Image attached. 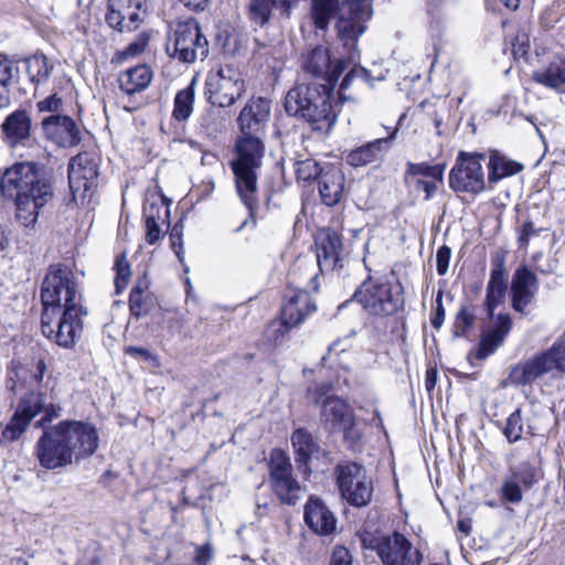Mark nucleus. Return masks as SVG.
<instances>
[{"label":"nucleus","mask_w":565,"mask_h":565,"mask_svg":"<svg viewBox=\"0 0 565 565\" xmlns=\"http://www.w3.org/2000/svg\"><path fill=\"white\" fill-rule=\"evenodd\" d=\"M270 487L281 503L295 504L302 497V488L292 477V466L288 456L274 449L269 459Z\"/></svg>","instance_id":"14"},{"label":"nucleus","mask_w":565,"mask_h":565,"mask_svg":"<svg viewBox=\"0 0 565 565\" xmlns=\"http://www.w3.org/2000/svg\"><path fill=\"white\" fill-rule=\"evenodd\" d=\"M488 181L497 183L503 178L513 175L522 170V166L515 161L508 160L504 157L492 154L489 160Z\"/></svg>","instance_id":"36"},{"label":"nucleus","mask_w":565,"mask_h":565,"mask_svg":"<svg viewBox=\"0 0 565 565\" xmlns=\"http://www.w3.org/2000/svg\"><path fill=\"white\" fill-rule=\"evenodd\" d=\"M166 50L168 54L182 63L204 60L209 54V42L194 19L179 21L171 30Z\"/></svg>","instance_id":"8"},{"label":"nucleus","mask_w":565,"mask_h":565,"mask_svg":"<svg viewBox=\"0 0 565 565\" xmlns=\"http://www.w3.org/2000/svg\"><path fill=\"white\" fill-rule=\"evenodd\" d=\"M170 239H171V246L177 255V257L182 260V238H181V232L178 230V227H173L170 233Z\"/></svg>","instance_id":"60"},{"label":"nucleus","mask_w":565,"mask_h":565,"mask_svg":"<svg viewBox=\"0 0 565 565\" xmlns=\"http://www.w3.org/2000/svg\"><path fill=\"white\" fill-rule=\"evenodd\" d=\"M43 309L82 307L77 275L67 265L50 267L41 290Z\"/></svg>","instance_id":"7"},{"label":"nucleus","mask_w":565,"mask_h":565,"mask_svg":"<svg viewBox=\"0 0 565 565\" xmlns=\"http://www.w3.org/2000/svg\"><path fill=\"white\" fill-rule=\"evenodd\" d=\"M162 209L164 215H167L169 210L162 205L158 206L154 203L147 204L143 210L147 228L146 241L151 245L157 243L161 235L159 220H161L160 210Z\"/></svg>","instance_id":"39"},{"label":"nucleus","mask_w":565,"mask_h":565,"mask_svg":"<svg viewBox=\"0 0 565 565\" xmlns=\"http://www.w3.org/2000/svg\"><path fill=\"white\" fill-rule=\"evenodd\" d=\"M212 558L213 548L210 543L196 546L194 562L198 565H207Z\"/></svg>","instance_id":"54"},{"label":"nucleus","mask_w":565,"mask_h":565,"mask_svg":"<svg viewBox=\"0 0 565 565\" xmlns=\"http://www.w3.org/2000/svg\"><path fill=\"white\" fill-rule=\"evenodd\" d=\"M15 67L13 66V63L9 60H1L0 61V84L1 85H9L11 79L13 78Z\"/></svg>","instance_id":"55"},{"label":"nucleus","mask_w":565,"mask_h":565,"mask_svg":"<svg viewBox=\"0 0 565 565\" xmlns=\"http://www.w3.org/2000/svg\"><path fill=\"white\" fill-rule=\"evenodd\" d=\"M337 483L341 495L354 507H365L371 502L373 483L363 466L347 461L338 465Z\"/></svg>","instance_id":"13"},{"label":"nucleus","mask_w":565,"mask_h":565,"mask_svg":"<svg viewBox=\"0 0 565 565\" xmlns=\"http://www.w3.org/2000/svg\"><path fill=\"white\" fill-rule=\"evenodd\" d=\"M438 306H437V309H436V313H435V317L431 319V324L434 328L436 329H439L444 321H445V310L443 308V305H441V297L439 296L438 298Z\"/></svg>","instance_id":"61"},{"label":"nucleus","mask_w":565,"mask_h":565,"mask_svg":"<svg viewBox=\"0 0 565 565\" xmlns=\"http://www.w3.org/2000/svg\"><path fill=\"white\" fill-rule=\"evenodd\" d=\"M512 328V320L508 313H500L495 318L494 326L481 338L477 358L483 360L492 354L504 342Z\"/></svg>","instance_id":"30"},{"label":"nucleus","mask_w":565,"mask_h":565,"mask_svg":"<svg viewBox=\"0 0 565 565\" xmlns=\"http://www.w3.org/2000/svg\"><path fill=\"white\" fill-rule=\"evenodd\" d=\"M198 127L202 135L216 138L226 128V118L222 111L209 108L198 118Z\"/></svg>","instance_id":"35"},{"label":"nucleus","mask_w":565,"mask_h":565,"mask_svg":"<svg viewBox=\"0 0 565 565\" xmlns=\"http://www.w3.org/2000/svg\"><path fill=\"white\" fill-rule=\"evenodd\" d=\"M317 264L321 271H331L342 267L343 246L340 234L331 230H321L316 236Z\"/></svg>","instance_id":"25"},{"label":"nucleus","mask_w":565,"mask_h":565,"mask_svg":"<svg viewBox=\"0 0 565 565\" xmlns=\"http://www.w3.org/2000/svg\"><path fill=\"white\" fill-rule=\"evenodd\" d=\"M395 134L396 130L387 138H379L351 150L345 157L347 163L351 167L359 168L380 160L388 150L390 142Z\"/></svg>","instance_id":"28"},{"label":"nucleus","mask_w":565,"mask_h":565,"mask_svg":"<svg viewBox=\"0 0 565 565\" xmlns=\"http://www.w3.org/2000/svg\"><path fill=\"white\" fill-rule=\"evenodd\" d=\"M235 149L237 158L232 162V169L235 174L236 192L249 211L248 217L235 230L239 232L249 221L253 226L255 225L253 210L257 204V170L262 167L265 145L260 136L239 135Z\"/></svg>","instance_id":"3"},{"label":"nucleus","mask_w":565,"mask_h":565,"mask_svg":"<svg viewBox=\"0 0 565 565\" xmlns=\"http://www.w3.org/2000/svg\"><path fill=\"white\" fill-rule=\"evenodd\" d=\"M316 309V303L308 291L299 288H290L286 294V301L281 308L280 322L273 323L270 327L274 329L275 333H278L275 337V341L291 328L302 323Z\"/></svg>","instance_id":"20"},{"label":"nucleus","mask_w":565,"mask_h":565,"mask_svg":"<svg viewBox=\"0 0 565 565\" xmlns=\"http://www.w3.org/2000/svg\"><path fill=\"white\" fill-rule=\"evenodd\" d=\"M51 67L44 55L35 54L26 60V73L33 83H42L50 76Z\"/></svg>","instance_id":"40"},{"label":"nucleus","mask_w":565,"mask_h":565,"mask_svg":"<svg viewBox=\"0 0 565 565\" xmlns=\"http://www.w3.org/2000/svg\"><path fill=\"white\" fill-rule=\"evenodd\" d=\"M362 79L363 82L369 81V72L364 68H356L354 67L352 71H350L345 77L343 78L340 89H339V96L341 99L345 100L349 99V97L345 96V90L351 86L352 82L354 79Z\"/></svg>","instance_id":"46"},{"label":"nucleus","mask_w":565,"mask_h":565,"mask_svg":"<svg viewBox=\"0 0 565 565\" xmlns=\"http://www.w3.org/2000/svg\"><path fill=\"white\" fill-rule=\"evenodd\" d=\"M546 374L552 377L565 374V341H556L547 350L513 365L508 380L512 385L525 386Z\"/></svg>","instance_id":"6"},{"label":"nucleus","mask_w":565,"mask_h":565,"mask_svg":"<svg viewBox=\"0 0 565 565\" xmlns=\"http://www.w3.org/2000/svg\"><path fill=\"white\" fill-rule=\"evenodd\" d=\"M525 430V420L521 408L515 409L509 415L503 428V435L507 437L509 443L519 441Z\"/></svg>","instance_id":"41"},{"label":"nucleus","mask_w":565,"mask_h":565,"mask_svg":"<svg viewBox=\"0 0 565 565\" xmlns=\"http://www.w3.org/2000/svg\"><path fill=\"white\" fill-rule=\"evenodd\" d=\"M344 192V175L338 168L326 169L319 179V193L322 202L328 206L337 205Z\"/></svg>","instance_id":"31"},{"label":"nucleus","mask_w":565,"mask_h":565,"mask_svg":"<svg viewBox=\"0 0 565 565\" xmlns=\"http://www.w3.org/2000/svg\"><path fill=\"white\" fill-rule=\"evenodd\" d=\"M245 92V82L238 70L233 66H221L209 72L205 79V95L207 100L217 107H230L241 98Z\"/></svg>","instance_id":"12"},{"label":"nucleus","mask_w":565,"mask_h":565,"mask_svg":"<svg viewBox=\"0 0 565 565\" xmlns=\"http://www.w3.org/2000/svg\"><path fill=\"white\" fill-rule=\"evenodd\" d=\"M536 234H537V232L534 228L533 223L532 222H525L522 225V227L520 228V232H519L518 242H519L520 246L521 247H525L527 245L529 239L531 238V236L536 235Z\"/></svg>","instance_id":"58"},{"label":"nucleus","mask_w":565,"mask_h":565,"mask_svg":"<svg viewBox=\"0 0 565 565\" xmlns=\"http://www.w3.org/2000/svg\"><path fill=\"white\" fill-rule=\"evenodd\" d=\"M10 103V90L8 86L0 84V109L9 107Z\"/></svg>","instance_id":"64"},{"label":"nucleus","mask_w":565,"mask_h":565,"mask_svg":"<svg viewBox=\"0 0 565 565\" xmlns=\"http://www.w3.org/2000/svg\"><path fill=\"white\" fill-rule=\"evenodd\" d=\"M125 353L130 356H139L145 361H156V355L145 348H138V347H127L125 349Z\"/></svg>","instance_id":"59"},{"label":"nucleus","mask_w":565,"mask_h":565,"mask_svg":"<svg viewBox=\"0 0 565 565\" xmlns=\"http://www.w3.org/2000/svg\"><path fill=\"white\" fill-rule=\"evenodd\" d=\"M35 423L43 434L35 445L36 458L41 467L47 470L72 465L73 461L90 457L98 448L99 437L96 428L86 422L66 419L45 428V425L58 418L62 406L43 392H30L19 402L11 420L1 433V441L17 440L39 414Z\"/></svg>","instance_id":"1"},{"label":"nucleus","mask_w":565,"mask_h":565,"mask_svg":"<svg viewBox=\"0 0 565 565\" xmlns=\"http://www.w3.org/2000/svg\"><path fill=\"white\" fill-rule=\"evenodd\" d=\"M330 565H352V556L348 548L335 546L330 559Z\"/></svg>","instance_id":"52"},{"label":"nucleus","mask_w":565,"mask_h":565,"mask_svg":"<svg viewBox=\"0 0 565 565\" xmlns=\"http://www.w3.org/2000/svg\"><path fill=\"white\" fill-rule=\"evenodd\" d=\"M152 71L147 65H138L119 75L120 89L127 95L145 90L152 81Z\"/></svg>","instance_id":"33"},{"label":"nucleus","mask_w":565,"mask_h":565,"mask_svg":"<svg viewBox=\"0 0 565 565\" xmlns=\"http://www.w3.org/2000/svg\"><path fill=\"white\" fill-rule=\"evenodd\" d=\"M149 36L143 32L138 35V38L131 42L125 51L121 53L125 57H134L139 55L145 51L148 45Z\"/></svg>","instance_id":"49"},{"label":"nucleus","mask_w":565,"mask_h":565,"mask_svg":"<svg viewBox=\"0 0 565 565\" xmlns=\"http://www.w3.org/2000/svg\"><path fill=\"white\" fill-rule=\"evenodd\" d=\"M97 175V163L93 154L82 152L70 160L68 184L76 204H84L92 196Z\"/></svg>","instance_id":"18"},{"label":"nucleus","mask_w":565,"mask_h":565,"mask_svg":"<svg viewBox=\"0 0 565 565\" xmlns=\"http://www.w3.org/2000/svg\"><path fill=\"white\" fill-rule=\"evenodd\" d=\"M186 8L194 11H202L206 8L210 0H179Z\"/></svg>","instance_id":"62"},{"label":"nucleus","mask_w":565,"mask_h":565,"mask_svg":"<svg viewBox=\"0 0 565 565\" xmlns=\"http://www.w3.org/2000/svg\"><path fill=\"white\" fill-rule=\"evenodd\" d=\"M534 482V469L529 462L511 467L509 476L503 479L500 488L501 501L520 503L523 499L522 486L530 488Z\"/></svg>","instance_id":"26"},{"label":"nucleus","mask_w":565,"mask_h":565,"mask_svg":"<svg viewBox=\"0 0 565 565\" xmlns=\"http://www.w3.org/2000/svg\"><path fill=\"white\" fill-rule=\"evenodd\" d=\"M360 539L362 547L375 551L384 565H420L422 554L398 532L391 535L364 532Z\"/></svg>","instance_id":"9"},{"label":"nucleus","mask_w":565,"mask_h":565,"mask_svg":"<svg viewBox=\"0 0 565 565\" xmlns=\"http://www.w3.org/2000/svg\"><path fill=\"white\" fill-rule=\"evenodd\" d=\"M310 85L301 82L291 88L285 98V109L290 116L303 118L313 130L328 132L337 119L331 93Z\"/></svg>","instance_id":"4"},{"label":"nucleus","mask_w":565,"mask_h":565,"mask_svg":"<svg viewBox=\"0 0 565 565\" xmlns=\"http://www.w3.org/2000/svg\"><path fill=\"white\" fill-rule=\"evenodd\" d=\"M278 15L289 19L291 11L298 7L301 0H273Z\"/></svg>","instance_id":"51"},{"label":"nucleus","mask_w":565,"mask_h":565,"mask_svg":"<svg viewBox=\"0 0 565 565\" xmlns=\"http://www.w3.org/2000/svg\"><path fill=\"white\" fill-rule=\"evenodd\" d=\"M356 301L372 316L386 317L398 308V298L388 281L367 279L355 291Z\"/></svg>","instance_id":"17"},{"label":"nucleus","mask_w":565,"mask_h":565,"mask_svg":"<svg viewBox=\"0 0 565 565\" xmlns=\"http://www.w3.org/2000/svg\"><path fill=\"white\" fill-rule=\"evenodd\" d=\"M270 105L265 98L258 97L250 99L241 110L237 124L241 135L260 136L269 119Z\"/></svg>","instance_id":"24"},{"label":"nucleus","mask_w":565,"mask_h":565,"mask_svg":"<svg viewBox=\"0 0 565 565\" xmlns=\"http://www.w3.org/2000/svg\"><path fill=\"white\" fill-rule=\"evenodd\" d=\"M0 138L12 151L39 146V141L33 136L31 113L25 108H18L10 113L0 125Z\"/></svg>","instance_id":"19"},{"label":"nucleus","mask_w":565,"mask_h":565,"mask_svg":"<svg viewBox=\"0 0 565 565\" xmlns=\"http://www.w3.org/2000/svg\"><path fill=\"white\" fill-rule=\"evenodd\" d=\"M0 189L4 196L14 201L17 222L29 230L35 228L41 211L54 196L52 178L34 161H21L7 168Z\"/></svg>","instance_id":"2"},{"label":"nucleus","mask_w":565,"mask_h":565,"mask_svg":"<svg viewBox=\"0 0 565 565\" xmlns=\"http://www.w3.org/2000/svg\"><path fill=\"white\" fill-rule=\"evenodd\" d=\"M63 100L56 94L36 103V108L40 113H58L62 109Z\"/></svg>","instance_id":"48"},{"label":"nucleus","mask_w":565,"mask_h":565,"mask_svg":"<svg viewBox=\"0 0 565 565\" xmlns=\"http://www.w3.org/2000/svg\"><path fill=\"white\" fill-rule=\"evenodd\" d=\"M247 13L252 23L265 26L277 12L273 0H249Z\"/></svg>","instance_id":"37"},{"label":"nucleus","mask_w":565,"mask_h":565,"mask_svg":"<svg viewBox=\"0 0 565 565\" xmlns=\"http://www.w3.org/2000/svg\"><path fill=\"white\" fill-rule=\"evenodd\" d=\"M115 286L117 292H120L126 287L128 279L131 275L130 265L127 262L126 256L124 254L117 258L115 263Z\"/></svg>","instance_id":"45"},{"label":"nucleus","mask_w":565,"mask_h":565,"mask_svg":"<svg viewBox=\"0 0 565 565\" xmlns=\"http://www.w3.org/2000/svg\"><path fill=\"white\" fill-rule=\"evenodd\" d=\"M145 1L108 0L105 15L107 24L121 33L137 30L146 15Z\"/></svg>","instance_id":"21"},{"label":"nucleus","mask_w":565,"mask_h":565,"mask_svg":"<svg viewBox=\"0 0 565 565\" xmlns=\"http://www.w3.org/2000/svg\"><path fill=\"white\" fill-rule=\"evenodd\" d=\"M300 68L303 82L316 81L317 87L331 93L345 66L340 60L335 62L331 60L329 49L317 45L302 55Z\"/></svg>","instance_id":"11"},{"label":"nucleus","mask_w":565,"mask_h":565,"mask_svg":"<svg viewBox=\"0 0 565 565\" xmlns=\"http://www.w3.org/2000/svg\"><path fill=\"white\" fill-rule=\"evenodd\" d=\"M445 166L427 163H408L407 173L411 175H423L443 182Z\"/></svg>","instance_id":"43"},{"label":"nucleus","mask_w":565,"mask_h":565,"mask_svg":"<svg viewBox=\"0 0 565 565\" xmlns=\"http://www.w3.org/2000/svg\"><path fill=\"white\" fill-rule=\"evenodd\" d=\"M310 17L319 30H327L333 17L339 39L345 46L355 47L358 39L365 32L366 25L359 20L349 0H311Z\"/></svg>","instance_id":"5"},{"label":"nucleus","mask_w":565,"mask_h":565,"mask_svg":"<svg viewBox=\"0 0 565 565\" xmlns=\"http://www.w3.org/2000/svg\"><path fill=\"white\" fill-rule=\"evenodd\" d=\"M539 290V279L527 267L518 268L512 277L510 298L512 308L520 313H525Z\"/></svg>","instance_id":"23"},{"label":"nucleus","mask_w":565,"mask_h":565,"mask_svg":"<svg viewBox=\"0 0 565 565\" xmlns=\"http://www.w3.org/2000/svg\"><path fill=\"white\" fill-rule=\"evenodd\" d=\"M323 171L318 162L311 158L299 160L295 163V173L298 180L309 181L321 175Z\"/></svg>","instance_id":"44"},{"label":"nucleus","mask_w":565,"mask_h":565,"mask_svg":"<svg viewBox=\"0 0 565 565\" xmlns=\"http://www.w3.org/2000/svg\"><path fill=\"white\" fill-rule=\"evenodd\" d=\"M290 439L298 469L302 473L308 475L311 471L309 462L313 456L319 454L320 446L312 435L303 428L296 429Z\"/></svg>","instance_id":"29"},{"label":"nucleus","mask_w":565,"mask_h":565,"mask_svg":"<svg viewBox=\"0 0 565 565\" xmlns=\"http://www.w3.org/2000/svg\"><path fill=\"white\" fill-rule=\"evenodd\" d=\"M483 154L460 151L455 166L449 172V186L455 192L480 193L486 188L481 160Z\"/></svg>","instance_id":"16"},{"label":"nucleus","mask_w":565,"mask_h":565,"mask_svg":"<svg viewBox=\"0 0 565 565\" xmlns=\"http://www.w3.org/2000/svg\"><path fill=\"white\" fill-rule=\"evenodd\" d=\"M438 183H440V182L438 180H434V179H430V180L418 179L416 182V188H417V190L425 192V194H426L425 199L429 200L436 193Z\"/></svg>","instance_id":"57"},{"label":"nucleus","mask_w":565,"mask_h":565,"mask_svg":"<svg viewBox=\"0 0 565 565\" xmlns=\"http://www.w3.org/2000/svg\"><path fill=\"white\" fill-rule=\"evenodd\" d=\"M194 88L193 83L184 89L177 93L173 103L172 116L178 121H184L193 113L194 105Z\"/></svg>","instance_id":"38"},{"label":"nucleus","mask_w":565,"mask_h":565,"mask_svg":"<svg viewBox=\"0 0 565 565\" xmlns=\"http://www.w3.org/2000/svg\"><path fill=\"white\" fill-rule=\"evenodd\" d=\"M533 79L554 89L565 85V58H554L545 68L534 72Z\"/></svg>","instance_id":"34"},{"label":"nucleus","mask_w":565,"mask_h":565,"mask_svg":"<svg viewBox=\"0 0 565 565\" xmlns=\"http://www.w3.org/2000/svg\"><path fill=\"white\" fill-rule=\"evenodd\" d=\"M305 522L319 535H329L335 531L337 519L319 499L310 498L305 507Z\"/></svg>","instance_id":"27"},{"label":"nucleus","mask_w":565,"mask_h":565,"mask_svg":"<svg viewBox=\"0 0 565 565\" xmlns=\"http://www.w3.org/2000/svg\"><path fill=\"white\" fill-rule=\"evenodd\" d=\"M473 323V316L462 308L456 317V328L465 333Z\"/></svg>","instance_id":"56"},{"label":"nucleus","mask_w":565,"mask_h":565,"mask_svg":"<svg viewBox=\"0 0 565 565\" xmlns=\"http://www.w3.org/2000/svg\"><path fill=\"white\" fill-rule=\"evenodd\" d=\"M83 307L43 309L41 329L44 337L62 348H72L82 331Z\"/></svg>","instance_id":"10"},{"label":"nucleus","mask_w":565,"mask_h":565,"mask_svg":"<svg viewBox=\"0 0 565 565\" xmlns=\"http://www.w3.org/2000/svg\"><path fill=\"white\" fill-rule=\"evenodd\" d=\"M451 257V249L450 247L444 245L438 248L436 254V266H437V273L440 276H444L447 274L449 268V262Z\"/></svg>","instance_id":"50"},{"label":"nucleus","mask_w":565,"mask_h":565,"mask_svg":"<svg viewBox=\"0 0 565 565\" xmlns=\"http://www.w3.org/2000/svg\"><path fill=\"white\" fill-rule=\"evenodd\" d=\"M41 128L46 140L61 148H72L81 142V130L66 115H50L42 119Z\"/></svg>","instance_id":"22"},{"label":"nucleus","mask_w":565,"mask_h":565,"mask_svg":"<svg viewBox=\"0 0 565 565\" xmlns=\"http://www.w3.org/2000/svg\"><path fill=\"white\" fill-rule=\"evenodd\" d=\"M437 382V371L428 369L426 371L425 387L428 392L433 391Z\"/></svg>","instance_id":"63"},{"label":"nucleus","mask_w":565,"mask_h":565,"mask_svg":"<svg viewBox=\"0 0 565 565\" xmlns=\"http://www.w3.org/2000/svg\"><path fill=\"white\" fill-rule=\"evenodd\" d=\"M321 422L330 431H342L344 440L354 447L362 439L352 408L340 397L329 396L322 403Z\"/></svg>","instance_id":"15"},{"label":"nucleus","mask_w":565,"mask_h":565,"mask_svg":"<svg viewBox=\"0 0 565 565\" xmlns=\"http://www.w3.org/2000/svg\"><path fill=\"white\" fill-rule=\"evenodd\" d=\"M349 3L353 7L359 20L366 25L373 14L372 0H349Z\"/></svg>","instance_id":"47"},{"label":"nucleus","mask_w":565,"mask_h":565,"mask_svg":"<svg viewBox=\"0 0 565 565\" xmlns=\"http://www.w3.org/2000/svg\"><path fill=\"white\" fill-rule=\"evenodd\" d=\"M143 289L136 286L130 291L129 308L132 316L139 318L146 316L151 307V300L148 296L143 295Z\"/></svg>","instance_id":"42"},{"label":"nucleus","mask_w":565,"mask_h":565,"mask_svg":"<svg viewBox=\"0 0 565 565\" xmlns=\"http://www.w3.org/2000/svg\"><path fill=\"white\" fill-rule=\"evenodd\" d=\"M507 288L505 268L498 264L490 273L486 290L484 307L489 318H493L494 310L504 301Z\"/></svg>","instance_id":"32"},{"label":"nucleus","mask_w":565,"mask_h":565,"mask_svg":"<svg viewBox=\"0 0 565 565\" xmlns=\"http://www.w3.org/2000/svg\"><path fill=\"white\" fill-rule=\"evenodd\" d=\"M512 54L514 56H523L529 49V36L523 32L519 33L512 41Z\"/></svg>","instance_id":"53"}]
</instances>
